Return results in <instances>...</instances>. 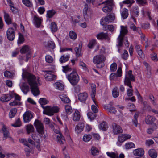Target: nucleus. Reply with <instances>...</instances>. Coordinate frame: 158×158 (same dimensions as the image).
Segmentation results:
<instances>
[{"mask_svg": "<svg viewBox=\"0 0 158 158\" xmlns=\"http://www.w3.org/2000/svg\"><path fill=\"white\" fill-rule=\"evenodd\" d=\"M65 108L66 113L68 114H70L72 111L71 106L69 105H65Z\"/></svg>", "mask_w": 158, "mask_h": 158, "instance_id": "nucleus-50", "label": "nucleus"}, {"mask_svg": "<svg viewBox=\"0 0 158 158\" xmlns=\"http://www.w3.org/2000/svg\"><path fill=\"white\" fill-rule=\"evenodd\" d=\"M121 29L120 31V34L118 37V44L120 47L123 44V40L124 35L128 32V30L126 27L123 26H121Z\"/></svg>", "mask_w": 158, "mask_h": 158, "instance_id": "nucleus-5", "label": "nucleus"}, {"mask_svg": "<svg viewBox=\"0 0 158 158\" xmlns=\"http://www.w3.org/2000/svg\"><path fill=\"white\" fill-rule=\"evenodd\" d=\"M20 88L22 91L25 94H26L29 91V86L25 82H23L20 85Z\"/></svg>", "mask_w": 158, "mask_h": 158, "instance_id": "nucleus-16", "label": "nucleus"}, {"mask_svg": "<svg viewBox=\"0 0 158 158\" xmlns=\"http://www.w3.org/2000/svg\"><path fill=\"white\" fill-rule=\"evenodd\" d=\"M22 77L24 80H27L30 85L32 93L35 96L39 94L38 86L40 85L39 78L36 79L35 76L27 71L22 73Z\"/></svg>", "mask_w": 158, "mask_h": 158, "instance_id": "nucleus-1", "label": "nucleus"}, {"mask_svg": "<svg viewBox=\"0 0 158 158\" xmlns=\"http://www.w3.org/2000/svg\"><path fill=\"white\" fill-rule=\"evenodd\" d=\"M73 120L74 121H78L80 120L81 115L80 113L78 110H76L73 114Z\"/></svg>", "mask_w": 158, "mask_h": 158, "instance_id": "nucleus-22", "label": "nucleus"}, {"mask_svg": "<svg viewBox=\"0 0 158 158\" xmlns=\"http://www.w3.org/2000/svg\"><path fill=\"white\" fill-rule=\"evenodd\" d=\"M139 113L136 112L134 116V119L132 120V124L136 127H137L138 124L137 118L138 117Z\"/></svg>", "mask_w": 158, "mask_h": 158, "instance_id": "nucleus-33", "label": "nucleus"}, {"mask_svg": "<svg viewBox=\"0 0 158 158\" xmlns=\"http://www.w3.org/2000/svg\"><path fill=\"white\" fill-rule=\"evenodd\" d=\"M54 86L57 89L59 90H63L64 88V85L59 82L55 83L54 84Z\"/></svg>", "mask_w": 158, "mask_h": 158, "instance_id": "nucleus-34", "label": "nucleus"}, {"mask_svg": "<svg viewBox=\"0 0 158 158\" xmlns=\"http://www.w3.org/2000/svg\"><path fill=\"white\" fill-rule=\"evenodd\" d=\"M42 107L44 110L43 113L49 116L53 115L54 113H57L59 110V108L57 106L52 107L47 106H42Z\"/></svg>", "mask_w": 158, "mask_h": 158, "instance_id": "nucleus-3", "label": "nucleus"}, {"mask_svg": "<svg viewBox=\"0 0 158 158\" xmlns=\"http://www.w3.org/2000/svg\"><path fill=\"white\" fill-rule=\"evenodd\" d=\"M20 51L21 53H27L26 61H27L28 60L31 58V52L29 47L27 45L23 46L20 50Z\"/></svg>", "mask_w": 158, "mask_h": 158, "instance_id": "nucleus-9", "label": "nucleus"}, {"mask_svg": "<svg viewBox=\"0 0 158 158\" xmlns=\"http://www.w3.org/2000/svg\"><path fill=\"white\" fill-rule=\"evenodd\" d=\"M33 20V22L35 25L37 27H39L41 25V19L39 17L35 16Z\"/></svg>", "mask_w": 158, "mask_h": 158, "instance_id": "nucleus-23", "label": "nucleus"}, {"mask_svg": "<svg viewBox=\"0 0 158 158\" xmlns=\"http://www.w3.org/2000/svg\"><path fill=\"white\" fill-rule=\"evenodd\" d=\"M126 149H131L135 148V145L133 143L130 142L126 143L125 145Z\"/></svg>", "mask_w": 158, "mask_h": 158, "instance_id": "nucleus-49", "label": "nucleus"}, {"mask_svg": "<svg viewBox=\"0 0 158 158\" xmlns=\"http://www.w3.org/2000/svg\"><path fill=\"white\" fill-rule=\"evenodd\" d=\"M132 72L131 70H129L128 73L126 74L125 78L124 80V83L125 85L131 88V82L135 81V77L132 74Z\"/></svg>", "mask_w": 158, "mask_h": 158, "instance_id": "nucleus-4", "label": "nucleus"}, {"mask_svg": "<svg viewBox=\"0 0 158 158\" xmlns=\"http://www.w3.org/2000/svg\"><path fill=\"white\" fill-rule=\"evenodd\" d=\"M117 68V64L115 63H113L110 65V70L113 72L115 71Z\"/></svg>", "mask_w": 158, "mask_h": 158, "instance_id": "nucleus-53", "label": "nucleus"}, {"mask_svg": "<svg viewBox=\"0 0 158 158\" xmlns=\"http://www.w3.org/2000/svg\"><path fill=\"white\" fill-rule=\"evenodd\" d=\"M91 13L90 9L87 4H85L83 10V15L85 20H88Z\"/></svg>", "mask_w": 158, "mask_h": 158, "instance_id": "nucleus-10", "label": "nucleus"}, {"mask_svg": "<svg viewBox=\"0 0 158 158\" xmlns=\"http://www.w3.org/2000/svg\"><path fill=\"white\" fill-rule=\"evenodd\" d=\"M26 127V130L27 134H29L30 133L34 131V128L32 125H28Z\"/></svg>", "mask_w": 158, "mask_h": 158, "instance_id": "nucleus-37", "label": "nucleus"}, {"mask_svg": "<svg viewBox=\"0 0 158 158\" xmlns=\"http://www.w3.org/2000/svg\"><path fill=\"white\" fill-rule=\"evenodd\" d=\"M69 56L68 55H63L61 56L59 60L61 63H65L68 61L69 59Z\"/></svg>", "mask_w": 158, "mask_h": 158, "instance_id": "nucleus-31", "label": "nucleus"}, {"mask_svg": "<svg viewBox=\"0 0 158 158\" xmlns=\"http://www.w3.org/2000/svg\"><path fill=\"white\" fill-rule=\"evenodd\" d=\"M56 12L54 10H52L47 11V15L49 18H52L55 14Z\"/></svg>", "mask_w": 158, "mask_h": 158, "instance_id": "nucleus-46", "label": "nucleus"}, {"mask_svg": "<svg viewBox=\"0 0 158 158\" xmlns=\"http://www.w3.org/2000/svg\"><path fill=\"white\" fill-rule=\"evenodd\" d=\"M128 56V53L127 51L126 50H124V53H123L122 55V58L125 60H126Z\"/></svg>", "mask_w": 158, "mask_h": 158, "instance_id": "nucleus-58", "label": "nucleus"}, {"mask_svg": "<svg viewBox=\"0 0 158 158\" xmlns=\"http://www.w3.org/2000/svg\"><path fill=\"white\" fill-rule=\"evenodd\" d=\"M88 97V94L85 92L80 93L78 95V99L81 102H85Z\"/></svg>", "mask_w": 158, "mask_h": 158, "instance_id": "nucleus-17", "label": "nucleus"}, {"mask_svg": "<svg viewBox=\"0 0 158 158\" xmlns=\"http://www.w3.org/2000/svg\"><path fill=\"white\" fill-rule=\"evenodd\" d=\"M88 118H89L90 121H92L96 117V114L93 113L91 112H89L87 114Z\"/></svg>", "mask_w": 158, "mask_h": 158, "instance_id": "nucleus-45", "label": "nucleus"}, {"mask_svg": "<svg viewBox=\"0 0 158 158\" xmlns=\"http://www.w3.org/2000/svg\"><path fill=\"white\" fill-rule=\"evenodd\" d=\"M144 150L142 148H139L134 150L133 151L134 154L135 156L143 155L144 154Z\"/></svg>", "mask_w": 158, "mask_h": 158, "instance_id": "nucleus-24", "label": "nucleus"}, {"mask_svg": "<svg viewBox=\"0 0 158 158\" xmlns=\"http://www.w3.org/2000/svg\"><path fill=\"white\" fill-rule=\"evenodd\" d=\"M92 137V136L90 135H85L83 136V141L87 142L91 140Z\"/></svg>", "mask_w": 158, "mask_h": 158, "instance_id": "nucleus-44", "label": "nucleus"}, {"mask_svg": "<svg viewBox=\"0 0 158 158\" xmlns=\"http://www.w3.org/2000/svg\"><path fill=\"white\" fill-rule=\"evenodd\" d=\"M115 19V16L114 14H110L109 15L107 16L103 19H102L101 20H102V22L104 21L105 22H111L114 21Z\"/></svg>", "mask_w": 158, "mask_h": 158, "instance_id": "nucleus-15", "label": "nucleus"}, {"mask_svg": "<svg viewBox=\"0 0 158 158\" xmlns=\"http://www.w3.org/2000/svg\"><path fill=\"white\" fill-rule=\"evenodd\" d=\"M118 89L117 87L114 88L112 91V93L113 97L114 98L118 97L119 95V93L118 90Z\"/></svg>", "mask_w": 158, "mask_h": 158, "instance_id": "nucleus-43", "label": "nucleus"}, {"mask_svg": "<svg viewBox=\"0 0 158 158\" xmlns=\"http://www.w3.org/2000/svg\"><path fill=\"white\" fill-rule=\"evenodd\" d=\"M13 95L11 92L8 94H3L0 98V100L3 102H8L13 98Z\"/></svg>", "mask_w": 158, "mask_h": 158, "instance_id": "nucleus-12", "label": "nucleus"}, {"mask_svg": "<svg viewBox=\"0 0 158 158\" xmlns=\"http://www.w3.org/2000/svg\"><path fill=\"white\" fill-rule=\"evenodd\" d=\"M23 3L27 6L31 7L32 6V3L29 0H22Z\"/></svg>", "mask_w": 158, "mask_h": 158, "instance_id": "nucleus-56", "label": "nucleus"}, {"mask_svg": "<svg viewBox=\"0 0 158 158\" xmlns=\"http://www.w3.org/2000/svg\"><path fill=\"white\" fill-rule=\"evenodd\" d=\"M24 41V39L23 35L21 33H19V37L18 40V43L19 44H21Z\"/></svg>", "mask_w": 158, "mask_h": 158, "instance_id": "nucleus-62", "label": "nucleus"}, {"mask_svg": "<svg viewBox=\"0 0 158 158\" xmlns=\"http://www.w3.org/2000/svg\"><path fill=\"white\" fill-rule=\"evenodd\" d=\"M4 17L5 21L6 23L8 24H10L11 23V20L9 14L5 12H4Z\"/></svg>", "mask_w": 158, "mask_h": 158, "instance_id": "nucleus-27", "label": "nucleus"}, {"mask_svg": "<svg viewBox=\"0 0 158 158\" xmlns=\"http://www.w3.org/2000/svg\"><path fill=\"white\" fill-rule=\"evenodd\" d=\"M2 131L5 138H6L9 136V132L6 130V127L5 125L3 126Z\"/></svg>", "mask_w": 158, "mask_h": 158, "instance_id": "nucleus-39", "label": "nucleus"}, {"mask_svg": "<svg viewBox=\"0 0 158 158\" xmlns=\"http://www.w3.org/2000/svg\"><path fill=\"white\" fill-rule=\"evenodd\" d=\"M106 154L108 156L111 158H118V155L114 152H107Z\"/></svg>", "mask_w": 158, "mask_h": 158, "instance_id": "nucleus-48", "label": "nucleus"}, {"mask_svg": "<svg viewBox=\"0 0 158 158\" xmlns=\"http://www.w3.org/2000/svg\"><path fill=\"white\" fill-rule=\"evenodd\" d=\"M106 29L111 32L113 31L114 29V27L112 25H106Z\"/></svg>", "mask_w": 158, "mask_h": 158, "instance_id": "nucleus-64", "label": "nucleus"}, {"mask_svg": "<svg viewBox=\"0 0 158 158\" xmlns=\"http://www.w3.org/2000/svg\"><path fill=\"white\" fill-rule=\"evenodd\" d=\"M105 4L106 6L102 8V10L105 13L110 12L112 10V0H106L101 3H99L98 5Z\"/></svg>", "mask_w": 158, "mask_h": 158, "instance_id": "nucleus-7", "label": "nucleus"}, {"mask_svg": "<svg viewBox=\"0 0 158 158\" xmlns=\"http://www.w3.org/2000/svg\"><path fill=\"white\" fill-rule=\"evenodd\" d=\"M130 27L131 29L133 30V31H136L138 32L139 34H140V32H141L140 29L139 28H137L133 23L131 24V25Z\"/></svg>", "mask_w": 158, "mask_h": 158, "instance_id": "nucleus-52", "label": "nucleus"}, {"mask_svg": "<svg viewBox=\"0 0 158 158\" xmlns=\"http://www.w3.org/2000/svg\"><path fill=\"white\" fill-rule=\"evenodd\" d=\"M48 46L49 48L52 49L54 48L55 47V43L52 41H50L48 42Z\"/></svg>", "mask_w": 158, "mask_h": 158, "instance_id": "nucleus-60", "label": "nucleus"}, {"mask_svg": "<svg viewBox=\"0 0 158 158\" xmlns=\"http://www.w3.org/2000/svg\"><path fill=\"white\" fill-rule=\"evenodd\" d=\"M128 10L127 9L124 8L123 11L121 13L122 18L123 19H125L127 18L128 15Z\"/></svg>", "mask_w": 158, "mask_h": 158, "instance_id": "nucleus-38", "label": "nucleus"}, {"mask_svg": "<svg viewBox=\"0 0 158 158\" xmlns=\"http://www.w3.org/2000/svg\"><path fill=\"white\" fill-rule=\"evenodd\" d=\"M59 97L61 101L65 103H68L70 102L69 99L65 94L60 95Z\"/></svg>", "mask_w": 158, "mask_h": 158, "instance_id": "nucleus-29", "label": "nucleus"}, {"mask_svg": "<svg viewBox=\"0 0 158 158\" xmlns=\"http://www.w3.org/2000/svg\"><path fill=\"white\" fill-rule=\"evenodd\" d=\"M99 127L100 129L105 131L107 129L108 126L106 122H103L99 125Z\"/></svg>", "mask_w": 158, "mask_h": 158, "instance_id": "nucleus-41", "label": "nucleus"}, {"mask_svg": "<svg viewBox=\"0 0 158 158\" xmlns=\"http://www.w3.org/2000/svg\"><path fill=\"white\" fill-rule=\"evenodd\" d=\"M51 71H45L48 72L45 75V77L47 80L52 81L56 79V76L50 73Z\"/></svg>", "mask_w": 158, "mask_h": 158, "instance_id": "nucleus-18", "label": "nucleus"}, {"mask_svg": "<svg viewBox=\"0 0 158 158\" xmlns=\"http://www.w3.org/2000/svg\"><path fill=\"white\" fill-rule=\"evenodd\" d=\"M96 41L95 40H92L90 41L88 45L89 48H93L96 44Z\"/></svg>", "mask_w": 158, "mask_h": 158, "instance_id": "nucleus-59", "label": "nucleus"}, {"mask_svg": "<svg viewBox=\"0 0 158 158\" xmlns=\"http://www.w3.org/2000/svg\"><path fill=\"white\" fill-rule=\"evenodd\" d=\"M21 122L19 118H18L14 124H12L11 126L15 127H18L21 126Z\"/></svg>", "mask_w": 158, "mask_h": 158, "instance_id": "nucleus-51", "label": "nucleus"}, {"mask_svg": "<svg viewBox=\"0 0 158 158\" xmlns=\"http://www.w3.org/2000/svg\"><path fill=\"white\" fill-rule=\"evenodd\" d=\"M136 3L140 6H143L147 3L146 0H136Z\"/></svg>", "mask_w": 158, "mask_h": 158, "instance_id": "nucleus-54", "label": "nucleus"}, {"mask_svg": "<svg viewBox=\"0 0 158 158\" xmlns=\"http://www.w3.org/2000/svg\"><path fill=\"white\" fill-rule=\"evenodd\" d=\"M97 39L100 40H109L108 36L107 33H104L103 32L101 33L98 34L97 36Z\"/></svg>", "mask_w": 158, "mask_h": 158, "instance_id": "nucleus-21", "label": "nucleus"}, {"mask_svg": "<svg viewBox=\"0 0 158 158\" xmlns=\"http://www.w3.org/2000/svg\"><path fill=\"white\" fill-rule=\"evenodd\" d=\"M39 103L41 105V106H43V105L48 104L49 102L45 98H40L39 101Z\"/></svg>", "mask_w": 158, "mask_h": 158, "instance_id": "nucleus-47", "label": "nucleus"}, {"mask_svg": "<svg viewBox=\"0 0 158 158\" xmlns=\"http://www.w3.org/2000/svg\"><path fill=\"white\" fill-rule=\"evenodd\" d=\"M67 78L73 86L77 85L80 80L79 76L75 71H73L67 75Z\"/></svg>", "mask_w": 158, "mask_h": 158, "instance_id": "nucleus-2", "label": "nucleus"}, {"mask_svg": "<svg viewBox=\"0 0 158 158\" xmlns=\"http://www.w3.org/2000/svg\"><path fill=\"white\" fill-rule=\"evenodd\" d=\"M139 10L137 7H135L133 8L131 10V13L132 14L135 16V17H137L139 14Z\"/></svg>", "mask_w": 158, "mask_h": 158, "instance_id": "nucleus-32", "label": "nucleus"}, {"mask_svg": "<svg viewBox=\"0 0 158 158\" xmlns=\"http://www.w3.org/2000/svg\"><path fill=\"white\" fill-rule=\"evenodd\" d=\"M69 36L71 39L75 40L77 38V35L75 32L73 31H71L69 32Z\"/></svg>", "mask_w": 158, "mask_h": 158, "instance_id": "nucleus-40", "label": "nucleus"}, {"mask_svg": "<svg viewBox=\"0 0 158 158\" xmlns=\"http://www.w3.org/2000/svg\"><path fill=\"white\" fill-rule=\"evenodd\" d=\"M33 139L37 143H39L40 141V135L37 133L33 134L31 136Z\"/></svg>", "mask_w": 158, "mask_h": 158, "instance_id": "nucleus-28", "label": "nucleus"}, {"mask_svg": "<svg viewBox=\"0 0 158 158\" xmlns=\"http://www.w3.org/2000/svg\"><path fill=\"white\" fill-rule=\"evenodd\" d=\"M90 151L91 153L93 155H98L99 154V150L96 147H92L91 148Z\"/></svg>", "mask_w": 158, "mask_h": 158, "instance_id": "nucleus-35", "label": "nucleus"}, {"mask_svg": "<svg viewBox=\"0 0 158 158\" xmlns=\"http://www.w3.org/2000/svg\"><path fill=\"white\" fill-rule=\"evenodd\" d=\"M15 32L14 29L9 28L6 31V36L8 39L11 41L13 40L15 38Z\"/></svg>", "mask_w": 158, "mask_h": 158, "instance_id": "nucleus-11", "label": "nucleus"}, {"mask_svg": "<svg viewBox=\"0 0 158 158\" xmlns=\"http://www.w3.org/2000/svg\"><path fill=\"white\" fill-rule=\"evenodd\" d=\"M112 126L114 134L117 135L123 132V130L118 125L115 123H113Z\"/></svg>", "mask_w": 158, "mask_h": 158, "instance_id": "nucleus-14", "label": "nucleus"}, {"mask_svg": "<svg viewBox=\"0 0 158 158\" xmlns=\"http://www.w3.org/2000/svg\"><path fill=\"white\" fill-rule=\"evenodd\" d=\"M19 141L20 143H22L24 145L26 146H28L29 145L28 143L27 140L26 139H19Z\"/></svg>", "mask_w": 158, "mask_h": 158, "instance_id": "nucleus-63", "label": "nucleus"}, {"mask_svg": "<svg viewBox=\"0 0 158 158\" xmlns=\"http://www.w3.org/2000/svg\"><path fill=\"white\" fill-rule=\"evenodd\" d=\"M62 67L63 69V71L65 73H67V72L70 71L72 70V69L69 68L68 65L62 66Z\"/></svg>", "mask_w": 158, "mask_h": 158, "instance_id": "nucleus-57", "label": "nucleus"}, {"mask_svg": "<svg viewBox=\"0 0 158 158\" xmlns=\"http://www.w3.org/2000/svg\"><path fill=\"white\" fill-rule=\"evenodd\" d=\"M55 132L57 134L59 133V135H57V141L60 144H63L64 143V142L65 141L64 137L62 135V134L60 133L58 130H55Z\"/></svg>", "mask_w": 158, "mask_h": 158, "instance_id": "nucleus-19", "label": "nucleus"}, {"mask_svg": "<svg viewBox=\"0 0 158 158\" xmlns=\"http://www.w3.org/2000/svg\"><path fill=\"white\" fill-rule=\"evenodd\" d=\"M149 156L152 158H156L157 155L156 151L154 149H151L148 151Z\"/></svg>", "mask_w": 158, "mask_h": 158, "instance_id": "nucleus-30", "label": "nucleus"}, {"mask_svg": "<svg viewBox=\"0 0 158 158\" xmlns=\"http://www.w3.org/2000/svg\"><path fill=\"white\" fill-rule=\"evenodd\" d=\"M91 87L92 89V93L91 94V97L93 101L96 104L94 100L95 94L96 92V85L94 84H92L91 85Z\"/></svg>", "mask_w": 158, "mask_h": 158, "instance_id": "nucleus-26", "label": "nucleus"}, {"mask_svg": "<svg viewBox=\"0 0 158 158\" xmlns=\"http://www.w3.org/2000/svg\"><path fill=\"white\" fill-rule=\"evenodd\" d=\"M84 127V124L80 123L76 126L75 131L77 133H80L83 130Z\"/></svg>", "mask_w": 158, "mask_h": 158, "instance_id": "nucleus-20", "label": "nucleus"}, {"mask_svg": "<svg viewBox=\"0 0 158 158\" xmlns=\"http://www.w3.org/2000/svg\"><path fill=\"white\" fill-rule=\"evenodd\" d=\"M131 88H129L127 90V94L128 96L131 97L133 95V90Z\"/></svg>", "mask_w": 158, "mask_h": 158, "instance_id": "nucleus-61", "label": "nucleus"}, {"mask_svg": "<svg viewBox=\"0 0 158 158\" xmlns=\"http://www.w3.org/2000/svg\"><path fill=\"white\" fill-rule=\"evenodd\" d=\"M34 124L37 132L40 134L42 135L44 133V128L41 122L38 119H36Z\"/></svg>", "mask_w": 158, "mask_h": 158, "instance_id": "nucleus-6", "label": "nucleus"}, {"mask_svg": "<svg viewBox=\"0 0 158 158\" xmlns=\"http://www.w3.org/2000/svg\"><path fill=\"white\" fill-rule=\"evenodd\" d=\"M155 120V118L150 115H148L145 118V122L147 124H152Z\"/></svg>", "mask_w": 158, "mask_h": 158, "instance_id": "nucleus-25", "label": "nucleus"}, {"mask_svg": "<svg viewBox=\"0 0 158 158\" xmlns=\"http://www.w3.org/2000/svg\"><path fill=\"white\" fill-rule=\"evenodd\" d=\"M33 115L31 112L26 111L23 115L24 122L27 123L30 121L33 118Z\"/></svg>", "mask_w": 158, "mask_h": 158, "instance_id": "nucleus-13", "label": "nucleus"}, {"mask_svg": "<svg viewBox=\"0 0 158 158\" xmlns=\"http://www.w3.org/2000/svg\"><path fill=\"white\" fill-rule=\"evenodd\" d=\"M106 60L105 56L102 54H98L95 56L93 58V61L96 64L103 63Z\"/></svg>", "mask_w": 158, "mask_h": 158, "instance_id": "nucleus-8", "label": "nucleus"}, {"mask_svg": "<svg viewBox=\"0 0 158 158\" xmlns=\"http://www.w3.org/2000/svg\"><path fill=\"white\" fill-rule=\"evenodd\" d=\"M17 110L16 108H14L11 109L9 112V116L10 118L14 117L17 113Z\"/></svg>", "mask_w": 158, "mask_h": 158, "instance_id": "nucleus-42", "label": "nucleus"}, {"mask_svg": "<svg viewBox=\"0 0 158 158\" xmlns=\"http://www.w3.org/2000/svg\"><path fill=\"white\" fill-rule=\"evenodd\" d=\"M46 61L48 63H52L53 60V58L49 55H47L45 57Z\"/></svg>", "mask_w": 158, "mask_h": 158, "instance_id": "nucleus-55", "label": "nucleus"}, {"mask_svg": "<svg viewBox=\"0 0 158 158\" xmlns=\"http://www.w3.org/2000/svg\"><path fill=\"white\" fill-rule=\"evenodd\" d=\"M50 28L52 31L55 32L57 31L58 29L57 24L55 22H52L51 24Z\"/></svg>", "mask_w": 158, "mask_h": 158, "instance_id": "nucleus-36", "label": "nucleus"}]
</instances>
